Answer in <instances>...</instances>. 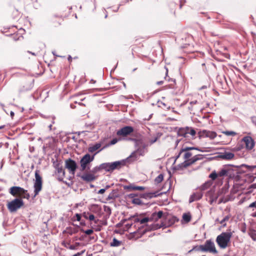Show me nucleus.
<instances>
[{
	"label": "nucleus",
	"instance_id": "nucleus-40",
	"mask_svg": "<svg viewBox=\"0 0 256 256\" xmlns=\"http://www.w3.org/2000/svg\"><path fill=\"white\" fill-rule=\"evenodd\" d=\"M248 208H256V201L250 204L248 206Z\"/></svg>",
	"mask_w": 256,
	"mask_h": 256
},
{
	"label": "nucleus",
	"instance_id": "nucleus-30",
	"mask_svg": "<svg viewBox=\"0 0 256 256\" xmlns=\"http://www.w3.org/2000/svg\"><path fill=\"white\" fill-rule=\"evenodd\" d=\"M164 180V175L162 174H160L154 180V182L157 183L159 184L161 182Z\"/></svg>",
	"mask_w": 256,
	"mask_h": 256
},
{
	"label": "nucleus",
	"instance_id": "nucleus-11",
	"mask_svg": "<svg viewBox=\"0 0 256 256\" xmlns=\"http://www.w3.org/2000/svg\"><path fill=\"white\" fill-rule=\"evenodd\" d=\"M242 142L244 144L245 148L248 150H252L255 146L254 140L250 136H244L242 140Z\"/></svg>",
	"mask_w": 256,
	"mask_h": 256
},
{
	"label": "nucleus",
	"instance_id": "nucleus-14",
	"mask_svg": "<svg viewBox=\"0 0 256 256\" xmlns=\"http://www.w3.org/2000/svg\"><path fill=\"white\" fill-rule=\"evenodd\" d=\"M98 178V176L94 175L90 170L86 171L81 176V178L86 182L94 181Z\"/></svg>",
	"mask_w": 256,
	"mask_h": 256
},
{
	"label": "nucleus",
	"instance_id": "nucleus-33",
	"mask_svg": "<svg viewBox=\"0 0 256 256\" xmlns=\"http://www.w3.org/2000/svg\"><path fill=\"white\" fill-rule=\"evenodd\" d=\"M12 38L14 40H20V38H23V36L20 35L18 34H14L12 35Z\"/></svg>",
	"mask_w": 256,
	"mask_h": 256
},
{
	"label": "nucleus",
	"instance_id": "nucleus-64",
	"mask_svg": "<svg viewBox=\"0 0 256 256\" xmlns=\"http://www.w3.org/2000/svg\"><path fill=\"white\" fill-rule=\"evenodd\" d=\"M182 4H180V7L181 8V7H182Z\"/></svg>",
	"mask_w": 256,
	"mask_h": 256
},
{
	"label": "nucleus",
	"instance_id": "nucleus-62",
	"mask_svg": "<svg viewBox=\"0 0 256 256\" xmlns=\"http://www.w3.org/2000/svg\"><path fill=\"white\" fill-rule=\"evenodd\" d=\"M32 54H33V55H34V56H35V55H36V54H34V53H32Z\"/></svg>",
	"mask_w": 256,
	"mask_h": 256
},
{
	"label": "nucleus",
	"instance_id": "nucleus-53",
	"mask_svg": "<svg viewBox=\"0 0 256 256\" xmlns=\"http://www.w3.org/2000/svg\"><path fill=\"white\" fill-rule=\"evenodd\" d=\"M68 60L70 61V62H71L72 60V58L71 56H69L68 58Z\"/></svg>",
	"mask_w": 256,
	"mask_h": 256
},
{
	"label": "nucleus",
	"instance_id": "nucleus-3",
	"mask_svg": "<svg viewBox=\"0 0 256 256\" xmlns=\"http://www.w3.org/2000/svg\"><path fill=\"white\" fill-rule=\"evenodd\" d=\"M166 219L165 222H162L160 224H152L148 230H154L160 228L162 227L166 228L174 224L176 222H178V218L175 216H164Z\"/></svg>",
	"mask_w": 256,
	"mask_h": 256
},
{
	"label": "nucleus",
	"instance_id": "nucleus-28",
	"mask_svg": "<svg viewBox=\"0 0 256 256\" xmlns=\"http://www.w3.org/2000/svg\"><path fill=\"white\" fill-rule=\"evenodd\" d=\"M122 242L120 240H118L116 238H114L112 240V242H110V246H120Z\"/></svg>",
	"mask_w": 256,
	"mask_h": 256
},
{
	"label": "nucleus",
	"instance_id": "nucleus-60",
	"mask_svg": "<svg viewBox=\"0 0 256 256\" xmlns=\"http://www.w3.org/2000/svg\"><path fill=\"white\" fill-rule=\"evenodd\" d=\"M219 136L220 138H222V135H219V136Z\"/></svg>",
	"mask_w": 256,
	"mask_h": 256
},
{
	"label": "nucleus",
	"instance_id": "nucleus-61",
	"mask_svg": "<svg viewBox=\"0 0 256 256\" xmlns=\"http://www.w3.org/2000/svg\"><path fill=\"white\" fill-rule=\"evenodd\" d=\"M11 114H12V115H13V114H14V112H11Z\"/></svg>",
	"mask_w": 256,
	"mask_h": 256
},
{
	"label": "nucleus",
	"instance_id": "nucleus-20",
	"mask_svg": "<svg viewBox=\"0 0 256 256\" xmlns=\"http://www.w3.org/2000/svg\"><path fill=\"white\" fill-rule=\"evenodd\" d=\"M63 21L64 20L62 18L55 16L52 18L51 22L54 27L58 28Z\"/></svg>",
	"mask_w": 256,
	"mask_h": 256
},
{
	"label": "nucleus",
	"instance_id": "nucleus-8",
	"mask_svg": "<svg viewBox=\"0 0 256 256\" xmlns=\"http://www.w3.org/2000/svg\"><path fill=\"white\" fill-rule=\"evenodd\" d=\"M130 219L132 220L134 222H139L140 224L142 225V226H146V227L144 230V232L146 231H150L148 230L150 228V226L153 224H152L148 225V223L149 222V219L148 218V217H144L142 215L132 216Z\"/></svg>",
	"mask_w": 256,
	"mask_h": 256
},
{
	"label": "nucleus",
	"instance_id": "nucleus-52",
	"mask_svg": "<svg viewBox=\"0 0 256 256\" xmlns=\"http://www.w3.org/2000/svg\"><path fill=\"white\" fill-rule=\"evenodd\" d=\"M172 82H174V84H171V88H174V85L176 84L175 80H173Z\"/></svg>",
	"mask_w": 256,
	"mask_h": 256
},
{
	"label": "nucleus",
	"instance_id": "nucleus-42",
	"mask_svg": "<svg viewBox=\"0 0 256 256\" xmlns=\"http://www.w3.org/2000/svg\"><path fill=\"white\" fill-rule=\"evenodd\" d=\"M132 224H126L124 226L125 228H124V230H128L132 226Z\"/></svg>",
	"mask_w": 256,
	"mask_h": 256
},
{
	"label": "nucleus",
	"instance_id": "nucleus-25",
	"mask_svg": "<svg viewBox=\"0 0 256 256\" xmlns=\"http://www.w3.org/2000/svg\"><path fill=\"white\" fill-rule=\"evenodd\" d=\"M101 144L96 143L95 144L90 146L88 148V150L90 152H94L101 147Z\"/></svg>",
	"mask_w": 256,
	"mask_h": 256
},
{
	"label": "nucleus",
	"instance_id": "nucleus-57",
	"mask_svg": "<svg viewBox=\"0 0 256 256\" xmlns=\"http://www.w3.org/2000/svg\"><path fill=\"white\" fill-rule=\"evenodd\" d=\"M91 82H92V83H95V82H96V81H94V80H91Z\"/></svg>",
	"mask_w": 256,
	"mask_h": 256
},
{
	"label": "nucleus",
	"instance_id": "nucleus-22",
	"mask_svg": "<svg viewBox=\"0 0 256 256\" xmlns=\"http://www.w3.org/2000/svg\"><path fill=\"white\" fill-rule=\"evenodd\" d=\"M162 194V193L158 194V192H148L142 194L141 195L140 197L144 198H151L154 197H156Z\"/></svg>",
	"mask_w": 256,
	"mask_h": 256
},
{
	"label": "nucleus",
	"instance_id": "nucleus-19",
	"mask_svg": "<svg viewBox=\"0 0 256 256\" xmlns=\"http://www.w3.org/2000/svg\"><path fill=\"white\" fill-rule=\"evenodd\" d=\"M218 157L221 159L225 160H231L234 157V154L232 152H224L219 154Z\"/></svg>",
	"mask_w": 256,
	"mask_h": 256
},
{
	"label": "nucleus",
	"instance_id": "nucleus-37",
	"mask_svg": "<svg viewBox=\"0 0 256 256\" xmlns=\"http://www.w3.org/2000/svg\"><path fill=\"white\" fill-rule=\"evenodd\" d=\"M250 235V236H251L253 240H256V232H251Z\"/></svg>",
	"mask_w": 256,
	"mask_h": 256
},
{
	"label": "nucleus",
	"instance_id": "nucleus-27",
	"mask_svg": "<svg viewBox=\"0 0 256 256\" xmlns=\"http://www.w3.org/2000/svg\"><path fill=\"white\" fill-rule=\"evenodd\" d=\"M222 132L224 134V135L226 136H234L238 134L234 132V131H228V130H226V131H222Z\"/></svg>",
	"mask_w": 256,
	"mask_h": 256
},
{
	"label": "nucleus",
	"instance_id": "nucleus-5",
	"mask_svg": "<svg viewBox=\"0 0 256 256\" xmlns=\"http://www.w3.org/2000/svg\"><path fill=\"white\" fill-rule=\"evenodd\" d=\"M232 234L231 232H223L218 235L216 239L218 246L222 248H226L230 242Z\"/></svg>",
	"mask_w": 256,
	"mask_h": 256
},
{
	"label": "nucleus",
	"instance_id": "nucleus-49",
	"mask_svg": "<svg viewBox=\"0 0 256 256\" xmlns=\"http://www.w3.org/2000/svg\"><path fill=\"white\" fill-rule=\"evenodd\" d=\"M136 50H137V47L135 45H134L132 46V52H136Z\"/></svg>",
	"mask_w": 256,
	"mask_h": 256
},
{
	"label": "nucleus",
	"instance_id": "nucleus-55",
	"mask_svg": "<svg viewBox=\"0 0 256 256\" xmlns=\"http://www.w3.org/2000/svg\"><path fill=\"white\" fill-rule=\"evenodd\" d=\"M4 126H0V130L4 128Z\"/></svg>",
	"mask_w": 256,
	"mask_h": 256
},
{
	"label": "nucleus",
	"instance_id": "nucleus-26",
	"mask_svg": "<svg viewBox=\"0 0 256 256\" xmlns=\"http://www.w3.org/2000/svg\"><path fill=\"white\" fill-rule=\"evenodd\" d=\"M230 218V216L227 215L222 220H219L218 218L216 220V222H219V223L222 225L224 227H225L226 225V222L228 221Z\"/></svg>",
	"mask_w": 256,
	"mask_h": 256
},
{
	"label": "nucleus",
	"instance_id": "nucleus-23",
	"mask_svg": "<svg viewBox=\"0 0 256 256\" xmlns=\"http://www.w3.org/2000/svg\"><path fill=\"white\" fill-rule=\"evenodd\" d=\"M202 196V194L199 192H196L192 194L190 198V202H192L196 200H200Z\"/></svg>",
	"mask_w": 256,
	"mask_h": 256
},
{
	"label": "nucleus",
	"instance_id": "nucleus-29",
	"mask_svg": "<svg viewBox=\"0 0 256 256\" xmlns=\"http://www.w3.org/2000/svg\"><path fill=\"white\" fill-rule=\"evenodd\" d=\"M102 169L101 168V165L100 164L98 166H95L92 170H90L94 175H96V174L98 172L101 171Z\"/></svg>",
	"mask_w": 256,
	"mask_h": 256
},
{
	"label": "nucleus",
	"instance_id": "nucleus-31",
	"mask_svg": "<svg viewBox=\"0 0 256 256\" xmlns=\"http://www.w3.org/2000/svg\"><path fill=\"white\" fill-rule=\"evenodd\" d=\"M218 177V173H216L215 171L212 172L209 176V178L212 180H215Z\"/></svg>",
	"mask_w": 256,
	"mask_h": 256
},
{
	"label": "nucleus",
	"instance_id": "nucleus-24",
	"mask_svg": "<svg viewBox=\"0 0 256 256\" xmlns=\"http://www.w3.org/2000/svg\"><path fill=\"white\" fill-rule=\"evenodd\" d=\"M192 220V216L190 212L188 213H184L182 215V222L183 223H188Z\"/></svg>",
	"mask_w": 256,
	"mask_h": 256
},
{
	"label": "nucleus",
	"instance_id": "nucleus-39",
	"mask_svg": "<svg viewBox=\"0 0 256 256\" xmlns=\"http://www.w3.org/2000/svg\"><path fill=\"white\" fill-rule=\"evenodd\" d=\"M118 140L116 138H113L110 142V144L113 145L118 142Z\"/></svg>",
	"mask_w": 256,
	"mask_h": 256
},
{
	"label": "nucleus",
	"instance_id": "nucleus-59",
	"mask_svg": "<svg viewBox=\"0 0 256 256\" xmlns=\"http://www.w3.org/2000/svg\"><path fill=\"white\" fill-rule=\"evenodd\" d=\"M206 184H206H206H204L203 186H204H204H205Z\"/></svg>",
	"mask_w": 256,
	"mask_h": 256
},
{
	"label": "nucleus",
	"instance_id": "nucleus-9",
	"mask_svg": "<svg viewBox=\"0 0 256 256\" xmlns=\"http://www.w3.org/2000/svg\"><path fill=\"white\" fill-rule=\"evenodd\" d=\"M35 182L34 183V196H36L41 191L42 186V178L39 174V171L36 170L35 172Z\"/></svg>",
	"mask_w": 256,
	"mask_h": 256
},
{
	"label": "nucleus",
	"instance_id": "nucleus-15",
	"mask_svg": "<svg viewBox=\"0 0 256 256\" xmlns=\"http://www.w3.org/2000/svg\"><path fill=\"white\" fill-rule=\"evenodd\" d=\"M232 168L230 166H225L218 172L219 177L224 176H231L232 174Z\"/></svg>",
	"mask_w": 256,
	"mask_h": 256
},
{
	"label": "nucleus",
	"instance_id": "nucleus-1",
	"mask_svg": "<svg viewBox=\"0 0 256 256\" xmlns=\"http://www.w3.org/2000/svg\"><path fill=\"white\" fill-rule=\"evenodd\" d=\"M194 150H198L202 152V150L195 147L188 146L186 144H183L180 148L178 154L176 156L174 164H176L178 160L182 157L184 161L177 166V169L182 170L194 164L198 160L202 158V154L194 155L192 152Z\"/></svg>",
	"mask_w": 256,
	"mask_h": 256
},
{
	"label": "nucleus",
	"instance_id": "nucleus-50",
	"mask_svg": "<svg viewBox=\"0 0 256 256\" xmlns=\"http://www.w3.org/2000/svg\"><path fill=\"white\" fill-rule=\"evenodd\" d=\"M84 251H82L81 252H78L76 254H74V256H79L80 254H82L84 253Z\"/></svg>",
	"mask_w": 256,
	"mask_h": 256
},
{
	"label": "nucleus",
	"instance_id": "nucleus-46",
	"mask_svg": "<svg viewBox=\"0 0 256 256\" xmlns=\"http://www.w3.org/2000/svg\"><path fill=\"white\" fill-rule=\"evenodd\" d=\"M157 139H158L157 138H154V139L150 140V144H152L154 142H156Z\"/></svg>",
	"mask_w": 256,
	"mask_h": 256
},
{
	"label": "nucleus",
	"instance_id": "nucleus-13",
	"mask_svg": "<svg viewBox=\"0 0 256 256\" xmlns=\"http://www.w3.org/2000/svg\"><path fill=\"white\" fill-rule=\"evenodd\" d=\"M134 130V128L132 126H126L118 130L116 132V135L118 136H126L132 133Z\"/></svg>",
	"mask_w": 256,
	"mask_h": 256
},
{
	"label": "nucleus",
	"instance_id": "nucleus-7",
	"mask_svg": "<svg viewBox=\"0 0 256 256\" xmlns=\"http://www.w3.org/2000/svg\"><path fill=\"white\" fill-rule=\"evenodd\" d=\"M124 164L122 162L116 161L112 163H103L100 164L101 168L104 170L108 172H112L113 170L116 169H120L122 165Z\"/></svg>",
	"mask_w": 256,
	"mask_h": 256
},
{
	"label": "nucleus",
	"instance_id": "nucleus-4",
	"mask_svg": "<svg viewBox=\"0 0 256 256\" xmlns=\"http://www.w3.org/2000/svg\"><path fill=\"white\" fill-rule=\"evenodd\" d=\"M192 250L206 252L214 254L218 253L214 244L211 240H206L204 244L194 247L192 250H190L189 252H191Z\"/></svg>",
	"mask_w": 256,
	"mask_h": 256
},
{
	"label": "nucleus",
	"instance_id": "nucleus-54",
	"mask_svg": "<svg viewBox=\"0 0 256 256\" xmlns=\"http://www.w3.org/2000/svg\"><path fill=\"white\" fill-rule=\"evenodd\" d=\"M110 188V186L108 185V186H106V188H105V189H106H106H108V188Z\"/></svg>",
	"mask_w": 256,
	"mask_h": 256
},
{
	"label": "nucleus",
	"instance_id": "nucleus-2",
	"mask_svg": "<svg viewBox=\"0 0 256 256\" xmlns=\"http://www.w3.org/2000/svg\"><path fill=\"white\" fill-rule=\"evenodd\" d=\"M9 192L12 196L17 197L7 203V208L10 212H16L18 209L23 206L24 202L22 198L28 200L30 198L27 190L20 186H14L10 188Z\"/></svg>",
	"mask_w": 256,
	"mask_h": 256
},
{
	"label": "nucleus",
	"instance_id": "nucleus-32",
	"mask_svg": "<svg viewBox=\"0 0 256 256\" xmlns=\"http://www.w3.org/2000/svg\"><path fill=\"white\" fill-rule=\"evenodd\" d=\"M138 158V156L136 154V152H132L130 156L128 158L129 160H136Z\"/></svg>",
	"mask_w": 256,
	"mask_h": 256
},
{
	"label": "nucleus",
	"instance_id": "nucleus-38",
	"mask_svg": "<svg viewBox=\"0 0 256 256\" xmlns=\"http://www.w3.org/2000/svg\"><path fill=\"white\" fill-rule=\"evenodd\" d=\"M94 231L92 229L87 230L84 231V232L87 235H90L93 233Z\"/></svg>",
	"mask_w": 256,
	"mask_h": 256
},
{
	"label": "nucleus",
	"instance_id": "nucleus-6",
	"mask_svg": "<svg viewBox=\"0 0 256 256\" xmlns=\"http://www.w3.org/2000/svg\"><path fill=\"white\" fill-rule=\"evenodd\" d=\"M196 133V131L194 128L188 126L180 128L178 131V136H183L186 138H189V135H190L192 138H194Z\"/></svg>",
	"mask_w": 256,
	"mask_h": 256
},
{
	"label": "nucleus",
	"instance_id": "nucleus-36",
	"mask_svg": "<svg viewBox=\"0 0 256 256\" xmlns=\"http://www.w3.org/2000/svg\"><path fill=\"white\" fill-rule=\"evenodd\" d=\"M32 244L35 246V248H34L32 250V248H30V252H34L38 248V246H37V242H32Z\"/></svg>",
	"mask_w": 256,
	"mask_h": 256
},
{
	"label": "nucleus",
	"instance_id": "nucleus-48",
	"mask_svg": "<svg viewBox=\"0 0 256 256\" xmlns=\"http://www.w3.org/2000/svg\"><path fill=\"white\" fill-rule=\"evenodd\" d=\"M62 245L64 246L66 248H68V247L70 246V244L68 242H63L62 243Z\"/></svg>",
	"mask_w": 256,
	"mask_h": 256
},
{
	"label": "nucleus",
	"instance_id": "nucleus-58",
	"mask_svg": "<svg viewBox=\"0 0 256 256\" xmlns=\"http://www.w3.org/2000/svg\"><path fill=\"white\" fill-rule=\"evenodd\" d=\"M140 46H141V47H143V46H144L143 44H140Z\"/></svg>",
	"mask_w": 256,
	"mask_h": 256
},
{
	"label": "nucleus",
	"instance_id": "nucleus-12",
	"mask_svg": "<svg viewBox=\"0 0 256 256\" xmlns=\"http://www.w3.org/2000/svg\"><path fill=\"white\" fill-rule=\"evenodd\" d=\"M199 138H208L210 140H214L217 136V134L215 132L210 131L208 130H200L198 132Z\"/></svg>",
	"mask_w": 256,
	"mask_h": 256
},
{
	"label": "nucleus",
	"instance_id": "nucleus-43",
	"mask_svg": "<svg viewBox=\"0 0 256 256\" xmlns=\"http://www.w3.org/2000/svg\"><path fill=\"white\" fill-rule=\"evenodd\" d=\"M76 220L78 221H80V219H81V216L80 214H76Z\"/></svg>",
	"mask_w": 256,
	"mask_h": 256
},
{
	"label": "nucleus",
	"instance_id": "nucleus-17",
	"mask_svg": "<svg viewBox=\"0 0 256 256\" xmlns=\"http://www.w3.org/2000/svg\"><path fill=\"white\" fill-rule=\"evenodd\" d=\"M66 167L74 174L75 172L77 166L74 160L69 158L66 161Z\"/></svg>",
	"mask_w": 256,
	"mask_h": 256
},
{
	"label": "nucleus",
	"instance_id": "nucleus-63",
	"mask_svg": "<svg viewBox=\"0 0 256 256\" xmlns=\"http://www.w3.org/2000/svg\"><path fill=\"white\" fill-rule=\"evenodd\" d=\"M138 51L139 52H142V50H138Z\"/></svg>",
	"mask_w": 256,
	"mask_h": 256
},
{
	"label": "nucleus",
	"instance_id": "nucleus-34",
	"mask_svg": "<svg viewBox=\"0 0 256 256\" xmlns=\"http://www.w3.org/2000/svg\"><path fill=\"white\" fill-rule=\"evenodd\" d=\"M132 202L133 204L138 205H140L142 203V200L139 198H134L132 200Z\"/></svg>",
	"mask_w": 256,
	"mask_h": 256
},
{
	"label": "nucleus",
	"instance_id": "nucleus-47",
	"mask_svg": "<svg viewBox=\"0 0 256 256\" xmlns=\"http://www.w3.org/2000/svg\"><path fill=\"white\" fill-rule=\"evenodd\" d=\"M88 216H89V213L88 212V213H86V212H84L83 214V216L84 217L86 218V219H88Z\"/></svg>",
	"mask_w": 256,
	"mask_h": 256
},
{
	"label": "nucleus",
	"instance_id": "nucleus-44",
	"mask_svg": "<svg viewBox=\"0 0 256 256\" xmlns=\"http://www.w3.org/2000/svg\"><path fill=\"white\" fill-rule=\"evenodd\" d=\"M247 198L246 197H244V198H242L240 202H239V204H242L244 202H245L246 200H247Z\"/></svg>",
	"mask_w": 256,
	"mask_h": 256
},
{
	"label": "nucleus",
	"instance_id": "nucleus-41",
	"mask_svg": "<svg viewBox=\"0 0 256 256\" xmlns=\"http://www.w3.org/2000/svg\"><path fill=\"white\" fill-rule=\"evenodd\" d=\"M94 218H95V216L94 214H89L88 219L90 220H94Z\"/></svg>",
	"mask_w": 256,
	"mask_h": 256
},
{
	"label": "nucleus",
	"instance_id": "nucleus-35",
	"mask_svg": "<svg viewBox=\"0 0 256 256\" xmlns=\"http://www.w3.org/2000/svg\"><path fill=\"white\" fill-rule=\"evenodd\" d=\"M80 246V244L79 242H76L74 244L70 245L68 248L70 250H76L77 248Z\"/></svg>",
	"mask_w": 256,
	"mask_h": 256
},
{
	"label": "nucleus",
	"instance_id": "nucleus-56",
	"mask_svg": "<svg viewBox=\"0 0 256 256\" xmlns=\"http://www.w3.org/2000/svg\"><path fill=\"white\" fill-rule=\"evenodd\" d=\"M168 69H166V72H165V74H166H166H168Z\"/></svg>",
	"mask_w": 256,
	"mask_h": 256
},
{
	"label": "nucleus",
	"instance_id": "nucleus-16",
	"mask_svg": "<svg viewBox=\"0 0 256 256\" xmlns=\"http://www.w3.org/2000/svg\"><path fill=\"white\" fill-rule=\"evenodd\" d=\"M56 174L58 175V179L59 181H62L64 176H65V172L62 168V166H61L60 164H58L56 166Z\"/></svg>",
	"mask_w": 256,
	"mask_h": 256
},
{
	"label": "nucleus",
	"instance_id": "nucleus-51",
	"mask_svg": "<svg viewBox=\"0 0 256 256\" xmlns=\"http://www.w3.org/2000/svg\"><path fill=\"white\" fill-rule=\"evenodd\" d=\"M163 83H164V82L162 80L158 81V82H157V84L158 85L162 84Z\"/></svg>",
	"mask_w": 256,
	"mask_h": 256
},
{
	"label": "nucleus",
	"instance_id": "nucleus-45",
	"mask_svg": "<svg viewBox=\"0 0 256 256\" xmlns=\"http://www.w3.org/2000/svg\"><path fill=\"white\" fill-rule=\"evenodd\" d=\"M106 192V189L102 188L98 190V194H103Z\"/></svg>",
	"mask_w": 256,
	"mask_h": 256
},
{
	"label": "nucleus",
	"instance_id": "nucleus-10",
	"mask_svg": "<svg viewBox=\"0 0 256 256\" xmlns=\"http://www.w3.org/2000/svg\"><path fill=\"white\" fill-rule=\"evenodd\" d=\"M94 160V156H91L90 154H85L80 160L81 171L85 170L87 166Z\"/></svg>",
	"mask_w": 256,
	"mask_h": 256
},
{
	"label": "nucleus",
	"instance_id": "nucleus-18",
	"mask_svg": "<svg viewBox=\"0 0 256 256\" xmlns=\"http://www.w3.org/2000/svg\"><path fill=\"white\" fill-rule=\"evenodd\" d=\"M164 213L162 211H159L158 212L152 213L150 216L148 217L150 222H156L159 219L163 218Z\"/></svg>",
	"mask_w": 256,
	"mask_h": 256
},
{
	"label": "nucleus",
	"instance_id": "nucleus-21",
	"mask_svg": "<svg viewBox=\"0 0 256 256\" xmlns=\"http://www.w3.org/2000/svg\"><path fill=\"white\" fill-rule=\"evenodd\" d=\"M124 190L128 191L131 190H145V188L142 186H135L133 184H130L128 186H126L124 187Z\"/></svg>",
	"mask_w": 256,
	"mask_h": 256
}]
</instances>
